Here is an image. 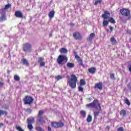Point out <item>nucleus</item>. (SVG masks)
I'll list each match as a JSON object with an SVG mask.
<instances>
[{"label":"nucleus","mask_w":131,"mask_h":131,"mask_svg":"<svg viewBox=\"0 0 131 131\" xmlns=\"http://www.w3.org/2000/svg\"><path fill=\"white\" fill-rule=\"evenodd\" d=\"M86 107L87 108H95L97 109V111L94 112V118H97L102 111L101 104H100V101L98 99H95L92 102L87 104Z\"/></svg>","instance_id":"1"},{"label":"nucleus","mask_w":131,"mask_h":131,"mask_svg":"<svg viewBox=\"0 0 131 131\" xmlns=\"http://www.w3.org/2000/svg\"><path fill=\"white\" fill-rule=\"evenodd\" d=\"M77 81H78L77 76L74 74H72L71 75V78L68 81V83L70 88L72 89H75L76 88Z\"/></svg>","instance_id":"2"},{"label":"nucleus","mask_w":131,"mask_h":131,"mask_svg":"<svg viewBox=\"0 0 131 131\" xmlns=\"http://www.w3.org/2000/svg\"><path fill=\"white\" fill-rule=\"evenodd\" d=\"M101 17L104 19V20H107L108 19V22H110L113 24H115V23H116L114 18L110 17V12L108 11H105L104 12V14H102Z\"/></svg>","instance_id":"3"},{"label":"nucleus","mask_w":131,"mask_h":131,"mask_svg":"<svg viewBox=\"0 0 131 131\" xmlns=\"http://www.w3.org/2000/svg\"><path fill=\"white\" fill-rule=\"evenodd\" d=\"M67 61H68V58L64 55H60L57 59V62L58 65H61V66L65 65L67 63Z\"/></svg>","instance_id":"4"},{"label":"nucleus","mask_w":131,"mask_h":131,"mask_svg":"<svg viewBox=\"0 0 131 131\" xmlns=\"http://www.w3.org/2000/svg\"><path fill=\"white\" fill-rule=\"evenodd\" d=\"M45 113V110H40L37 115V121L41 124H46V120L43 119L42 115Z\"/></svg>","instance_id":"5"},{"label":"nucleus","mask_w":131,"mask_h":131,"mask_svg":"<svg viewBox=\"0 0 131 131\" xmlns=\"http://www.w3.org/2000/svg\"><path fill=\"white\" fill-rule=\"evenodd\" d=\"M23 100L25 105H31L34 101L33 98L29 95L25 96Z\"/></svg>","instance_id":"6"},{"label":"nucleus","mask_w":131,"mask_h":131,"mask_svg":"<svg viewBox=\"0 0 131 131\" xmlns=\"http://www.w3.org/2000/svg\"><path fill=\"white\" fill-rule=\"evenodd\" d=\"M51 126L52 127H54V128H60V127H63V126H64V123L52 122Z\"/></svg>","instance_id":"7"},{"label":"nucleus","mask_w":131,"mask_h":131,"mask_svg":"<svg viewBox=\"0 0 131 131\" xmlns=\"http://www.w3.org/2000/svg\"><path fill=\"white\" fill-rule=\"evenodd\" d=\"M73 36L76 40H81L82 39V35L81 33L78 31H75L73 33Z\"/></svg>","instance_id":"8"},{"label":"nucleus","mask_w":131,"mask_h":131,"mask_svg":"<svg viewBox=\"0 0 131 131\" xmlns=\"http://www.w3.org/2000/svg\"><path fill=\"white\" fill-rule=\"evenodd\" d=\"M120 12L121 15L125 16V17H128V16L130 15V11L127 9L122 8L120 10Z\"/></svg>","instance_id":"9"},{"label":"nucleus","mask_w":131,"mask_h":131,"mask_svg":"<svg viewBox=\"0 0 131 131\" xmlns=\"http://www.w3.org/2000/svg\"><path fill=\"white\" fill-rule=\"evenodd\" d=\"M32 47H31V45L28 43H26L24 44V47L23 48V51L24 52H30L31 51H32Z\"/></svg>","instance_id":"10"},{"label":"nucleus","mask_w":131,"mask_h":131,"mask_svg":"<svg viewBox=\"0 0 131 131\" xmlns=\"http://www.w3.org/2000/svg\"><path fill=\"white\" fill-rule=\"evenodd\" d=\"M75 59L78 62L79 66H82V67H84V64H83V61H82V59L80 58V57L79 56H78L77 55H76L75 56Z\"/></svg>","instance_id":"11"},{"label":"nucleus","mask_w":131,"mask_h":131,"mask_svg":"<svg viewBox=\"0 0 131 131\" xmlns=\"http://www.w3.org/2000/svg\"><path fill=\"white\" fill-rule=\"evenodd\" d=\"M94 89H97L98 90H100V91H102V90H103V83H102V82H99L95 83L94 85Z\"/></svg>","instance_id":"12"},{"label":"nucleus","mask_w":131,"mask_h":131,"mask_svg":"<svg viewBox=\"0 0 131 131\" xmlns=\"http://www.w3.org/2000/svg\"><path fill=\"white\" fill-rule=\"evenodd\" d=\"M15 15L16 18H21V19H23V14L22 13V12L20 11H15Z\"/></svg>","instance_id":"13"},{"label":"nucleus","mask_w":131,"mask_h":131,"mask_svg":"<svg viewBox=\"0 0 131 131\" xmlns=\"http://www.w3.org/2000/svg\"><path fill=\"white\" fill-rule=\"evenodd\" d=\"M28 124H32L35 122V119L33 117L28 118L27 120Z\"/></svg>","instance_id":"14"},{"label":"nucleus","mask_w":131,"mask_h":131,"mask_svg":"<svg viewBox=\"0 0 131 131\" xmlns=\"http://www.w3.org/2000/svg\"><path fill=\"white\" fill-rule=\"evenodd\" d=\"M88 71L89 73H91V74H95L96 73V71H97V69L95 67H91L88 69Z\"/></svg>","instance_id":"15"},{"label":"nucleus","mask_w":131,"mask_h":131,"mask_svg":"<svg viewBox=\"0 0 131 131\" xmlns=\"http://www.w3.org/2000/svg\"><path fill=\"white\" fill-rule=\"evenodd\" d=\"M95 36H96V35L94 33H92L90 34L89 37L87 38L88 41H90V42H92V41H93V39L94 37H95Z\"/></svg>","instance_id":"16"},{"label":"nucleus","mask_w":131,"mask_h":131,"mask_svg":"<svg viewBox=\"0 0 131 131\" xmlns=\"http://www.w3.org/2000/svg\"><path fill=\"white\" fill-rule=\"evenodd\" d=\"M110 41L113 46H116L117 45V40L114 37L111 38Z\"/></svg>","instance_id":"17"},{"label":"nucleus","mask_w":131,"mask_h":131,"mask_svg":"<svg viewBox=\"0 0 131 131\" xmlns=\"http://www.w3.org/2000/svg\"><path fill=\"white\" fill-rule=\"evenodd\" d=\"M48 16L50 19L54 18V16H55V11L54 10L50 11L48 14Z\"/></svg>","instance_id":"18"},{"label":"nucleus","mask_w":131,"mask_h":131,"mask_svg":"<svg viewBox=\"0 0 131 131\" xmlns=\"http://www.w3.org/2000/svg\"><path fill=\"white\" fill-rule=\"evenodd\" d=\"M80 114L81 116L83 117V118H84L86 116V112L85 111L81 110L80 112Z\"/></svg>","instance_id":"19"},{"label":"nucleus","mask_w":131,"mask_h":131,"mask_svg":"<svg viewBox=\"0 0 131 131\" xmlns=\"http://www.w3.org/2000/svg\"><path fill=\"white\" fill-rule=\"evenodd\" d=\"M60 52L61 54H67L68 50L66 48H62L60 49Z\"/></svg>","instance_id":"20"},{"label":"nucleus","mask_w":131,"mask_h":131,"mask_svg":"<svg viewBox=\"0 0 131 131\" xmlns=\"http://www.w3.org/2000/svg\"><path fill=\"white\" fill-rule=\"evenodd\" d=\"M21 61L23 62V65H25V66H29V63H28V61H27L26 59L25 58L22 59Z\"/></svg>","instance_id":"21"},{"label":"nucleus","mask_w":131,"mask_h":131,"mask_svg":"<svg viewBox=\"0 0 131 131\" xmlns=\"http://www.w3.org/2000/svg\"><path fill=\"white\" fill-rule=\"evenodd\" d=\"M67 66L68 68H74V67L75 66L74 65V63H71V62H68L67 64Z\"/></svg>","instance_id":"22"},{"label":"nucleus","mask_w":131,"mask_h":131,"mask_svg":"<svg viewBox=\"0 0 131 131\" xmlns=\"http://www.w3.org/2000/svg\"><path fill=\"white\" fill-rule=\"evenodd\" d=\"M7 20V17L5 14H3L0 17V22H3L4 21H6Z\"/></svg>","instance_id":"23"},{"label":"nucleus","mask_w":131,"mask_h":131,"mask_svg":"<svg viewBox=\"0 0 131 131\" xmlns=\"http://www.w3.org/2000/svg\"><path fill=\"white\" fill-rule=\"evenodd\" d=\"M2 115H5V116H7V115H8V112L6 111L0 110V116H2Z\"/></svg>","instance_id":"24"},{"label":"nucleus","mask_w":131,"mask_h":131,"mask_svg":"<svg viewBox=\"0 0 131 131\" xmlns=\"http://www.w3.org/2000/svg\"><path fill=\"white\" fill-rule=\"evenodd\" d=\"M120 115H121L122 116H125L126 115V111L124 110H122L120 112Z\"/></svg>","instance_id":"25"},{"label":"nucleus","mask_w":131,"mask_h":131,"mask_svg":"<svg viewBox=\"0 0 131 131\" xmlns=\"http://www.w3.org/2000/svg\"><path fill=\"white\" fill-rule=\"evenodd\" d=\"M124 102L126 104V105H128V106H129L130 105V102H129V100L127 99L126 97H124Z\"/></svg>","instance_id":"26"},{"label":"nucleus","mask_w":131,"mask_h":131,"mask_svg":"<svg viewBox=\"0 0 131 131\" xmlns=\"http://www.w3.org/2000/svg\"><path fill=\"white\" fill-rule=\"evenodd\" d=\"M86 82L85 80H84V79H80V85L81 86H82L83 85H85L86 84Z\"/></svg>","instance_id":"27"},{"label":"nucleus","mask_w":131,"mask_h":131,"mask_svg":"<svg viewBox=\"0 0 131 131\" xmlns=\"http://www.w3.org/2000/svg\"><path fill=\"white\" fill-rule=\"evenodd\" d=\"M108 24H109L108 20H103V21L102 23L103 26H104V27L108 26Z\"/></svg>","instance_id":"28"},{"label":"nucleus","mask_w":131,"mask_h":131,"mask_svg":"<svg viewBox=\"0 0 131 131\" xmlns=\"http://www.w3.org/2000/svg\"><path fill=\"white\" fill-rule=\"evenodd\" d=\"M92 116L89 115L88 116V117H87V119H86L87 122L90 123V122H92Z\"/></svg>","instance_id":"29"},{"label":"nucleus","mask_w":131,"mask_h":131,"mask_svg":"<svg viewBox=\"0 0 131 131\" xmlns=\"http://www.w3.org/2000/svg\"><path fill=\"white\" fill-rule=\"evenodd\" d=\"M14 79L15 81H19L20 80V77L18 75H15L14 76Z\"/></svg>","instance_id":"30"},{"label":"nucleus","mask_w":131,"mask_h":131,"mask_svg":"<svg viewBox=\"0 0 131 131\" xmlns=\"http://www.w3.org/2000/svg\"><path fill=\"white\" fill-rule=\"evenodd\" d=\"M110 77L111 79H113L114 80H115V74L114 73L110 74Z\"/></svg>","instance_id":"31"},{"label":"nucleus","mask_w":131,"mask_h":131,"mask_svg":"<svg viewBox=\"0 0 131 131\" xmlns=\"http://www.w3.org/2000/svg\"><path fill=\"white\" fill-rule=\"evenodd\" d=\"M28 128L30 130H32L33 129V126L32 125V124H28Z\"/></svg>","instance_id":"32"},{"label":"nucleus","mask_w":131,"mask_h":131,"mask_svg":"<svg viewBox=\"0 0 131 131\" xmlns=\"http://www.w3.org/2000/svg\"><path fill=\"white\" fill-rule=\"evenodd\" d=\"M11 6L12 5L10 4H8L7 5H5L4 10H8V9H10V8H11Z\"/></svg>","instance_id":"33"},{"label":"nucleus","mask_w":131,"mask_h":131,"mask_svg":"<svg viewBox=\"0 0 131 131\" xmlns=\"http://www.w3.org/2000/svg\"><path fill=\"white\" fill-rule=\"evenodd\" d=\"M45 60V58L43 57H40L38 59V63H41V62H42Z\"/></svg>","instance_id":"34"},{"label":"nucleus","mask_w":131,"mask_h":131,"mask_svg":"<svg viewBox=\"0 0 131 131\" xmlns=\"http://www.w3.org/2000/svg\"><path fill=\"white\" fill-rule=\"evenodd\" d=\"M102 3V0H97L95 2L94 5L97 6L98 4H101Z\"/></svg>","instance_id":"35"},{"label":"nucleus","mask_w":131,"mask_h":131,"mask_svg":"<svg viewBox=\"0 0 131 131\" xmlns=\"http://www.w3.org/2000/svg\"><path fill=\"white\" fill-rule=\"evenodd\" d=\"M62 78H63V77H62L61 76L58 75L56 77H55V79L56 80H60V79H62Z\"/></svg>","instance_id":"36"},{"label":"nucleus","mask_w":131,"mask_h":131,"mask_svg":"<svg viewBox=\"0 0 131 131\" xmlns=\"http://www.w3.org/2000/svg\"><path fill=\"white\" fill-rule=\"evenodd\" d=\"M16 129H17V130H18V131H24L23 129H22V128H21V127L19 126H16Z\"/></svg>","instance_id":"37"},{"label":"nucleus","mask_w":131,"mask_h":131,"mask_svg":"<svg viewBox=\"0 0 131 131\" xmlns=\"http://www.w3.org/2000/svg\"><path fill=\"white\" fill-rule=\"evenodd\" d=\"M26 112L29 113V114H31V113L32 112V110H31V108H27V110H26Z\"/></svg>","instance_id":"38"},{"label":"nucleus","mask_w":131,"mask_h":131,"mask_svg":"<svg viewBox=\"0 0 131 131\" xmlns=\"http://www.w3.org/2000/svg\"><path fill=\"white\" fill-rule=\"evenodd\" d=\"M78 89L79 92H82V93L83 92V88H82V86H79L78 88Z\"/></svg>","instance_id":"39"},{"label":"nucleus","mask_w":131,"mask_h":131,"mask_svg":"<svg viewBox=\"0 0 131 131\" xmlns=\"http://www.w3.org/2000/svg\"><path fill=\"white\" fill-rule=\"evenodd\" d=\"M45 65L46 63H45V62H40V66H42V67H45Z\"/></svg>","instance_id":"40"},{"label":"nucleus","mask_w":131,"mask_h":131,"mask_svg":"<svg viewBox=\"0 0 131 131\" xmlns=\"http://www.w3.org/2000/svg\"><path fill=\"white\" fill-rule=\"evenodd\" d=\"M117 131H123V128L122 127H120L117 129Z\"/></svg>","instance_id":"41"},{"label":"nucleus","mask_w":131,"mask_h":131,"mask_svg":"<svg viewBox=\"0 0 131 131\" xmlns=\"http://www.w3.org/2000/svg\"><path fill=\"white\" fill-rule=\"evenodd\" d=\"M110 30L111 32H112L113 31V27L110 26Z\"/></svg>","instance_id":"42"},{"label":"nucleus","mask_w":131,"mask_h":131,"mask_svg":"<svg viewBox=\"0 0 131 131\" xmlns=\"http://www.w3.org/2000/svg\"><path fill=\"white\" fill-rule=\"evenodd\" d=\"M87 100H88V101H89V102H91L92 99V98L90 97V98H88Z\"/></svg>","instance_id":"43"},{"label":"nucleus","mask_w":131,"mask_h":131,"mask_svg":"<svg viewBox=\"0 0 131 131\" xmlns=\"http://www.w3.org/2000/svg\"><path fill=\"white\" fill-rule=\"evenodd\" d=\"M48 130L52 131V128H51L50 126H48Z\"/></svg>","instance_id":"44"},{"label":"nucleus","mask_w":131,"mask_h":131,"mask_svg":"<svg viewBox=\"0 0 131 131\" xmlns=\"http://www.w3.org/2000/svg\"><path fill=\"white\" fill-rule=\"evenodd\" d=\"M106 128H107L108 130H110V126H106Z\"/></svg>","instance_id":"45"},{"label":"nucleus","mask_w":131,"mask_h":131,"mask_svg":"<svg viewBox=\"0 0 131 131\" xmlns=\"http://www.w3.org/2000/svg\"><path fill=\"white\" fill-rule=\"evenodd\" d=\"M3 85H4V83L0 82V88H1V86H3Z\"/></svg>","instance_id":"46"},{"label":"nucleus","mask_w":131,"mask_h":131,"mask_svg":"<svg viewBox=\"0 0 131 131\" xmlns=\"http://www.w3.org/2000/svg\"><path fill=\"white\" fill-rule=\"evenodd\" d=\"M2 126H4V123H0V127H2Z\"/></svg>","instance_id":"47"},{"label":"nucleus","mask_w":131,"mask_h":131,"mask_svg":"<svg viewBox=\"0 0 131 131\" xmlns=\"http://www.w3.org/2000/svg\"><path fill=\"white\" fill-rule=\"evenodd\" d=\"M10 73H11V71L8 70H7V73H8V74H10Z\"/></svg>","instance_id":"48"},{"label":"nucleus","mask_w":131,"mask_h":131,"mask_svg":"<svg viewBox=\"0 0 131 131\" xmlns=\"http://www.w3.org/2000/svg\"><path fill=\"white\" fill-rule=\"evenodd\" d=\"M71 25L72 26H74V24H72Z\"/></svg>","instance_id":"49"},{"label":"nucleus","mask_w":131,"mask_h":131,"mask_svg":"<svg viewBox=\"0 0 131 131\" xmlns=\"http://www.w3.org/2000/svg\"><path fill=\"white\" fill-rule=\"evenodd\" d=\"M107 32H109V30H106Z\"/></svg>","instance_id":"50"},{"label":"nucleus","mask_w":131,"mask_h":131,"mask_svg":"<svg viewBox=\"0 0 131 131\" xmlns=\"http://www.w3.org/2000/svg\"><path fill=\"white\" fill-rule=\"evenodd\" d=\"M129 40H130V41L131 42V37L129 38Z\"/></svg>","instance_id":"51"}]
</instances>
